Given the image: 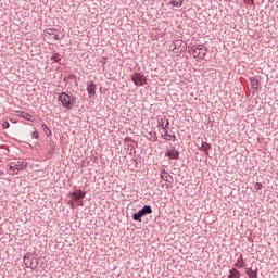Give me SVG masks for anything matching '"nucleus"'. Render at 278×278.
I'll list each match as a JSON object with an SVG mask.
<instances>
[{
	"instance_id": "23",
	"label": "nucleus",
	"mask_w": 278,
	"mask_h": 278,
	"mask_svg": "<svg viewBox=\"0 0 278 278\" xmlns=\"http://www.w3.org/2000/svg\"><path fill=\"white\" fill-rule=\"evenodd\" d=\"M168 129L169 128H163L164 135H162V137L164 138V140H168L167 136L170 135V134H168Z\"/></svg>"
},
{
	"instance_id": "20",
	"label": "nucleus",
	"mask_w": 278,
	"mask_h": 278,
	"mask_svg": "<svg viewBox=\"0 0 278 278\" xmlns=\"http://www.w3.org/2000/svg\"><path fill=\"white\" fill-rule=\"evenodd\" d=\"M41 127L47 136H51V129H49V126H47V124H42Z\"/></svg>"
},
{
	"instance_id": "7",
	"label": "nucleus",
	"mask_w": 278,
	"mask_h": 278,
	"mask_svg": "<svg viewBox=\"0 0 278 278\" xmlns=\"http://www.w3.org/2000/svg\"><path fill=\"white\" fill-rule=\"evenodd\" d=\"M174 51H179L181 53L182 51H186L188 49V45H186L182 40H175L172 45Z\"/></svg>"
},
{
	"instance_id": "22",
	"label": "nucleus",
	"mask_w": 278,
	"mask_h": 278,
	"mask_svg": "<svg viewBox=\"0 0 278 278\" xmlns=\"http://www.w3.org/2000/svg\"><path fill=\"white\" fill-rule=\"evenodd\" d=\"M248 277H250V278H257V271H255L253 269H250L248 271Z\"/></svg>"
},
{
	"instance_id": "21",
	"label": "nucleus",
	"mask_w": 278,
	"mask_h": 278,
	"mask_svg": "<svg viewBox=\"0 0 278 278\" xmlns=\"http://www.w3.org/2000/svg\"><path fill=\"white\" fill-rule=\"evenodd\" d=\"M54 152H55V144H51L49 152L47 154V157H51V155H53Z\"/></svg>"
},
{
	"instance_id": "30",
	"label": "nucleus",
	"mask_w": 278,
	"mask_h": 278,
	"mask_svg": "<svg viewBox=\"0 0 278 278\" xmlns=\"http://www.w3.org/2000/svg\"><path fill=\"white\" fill-rule=\"evenodd\" d=\"M53 40L58 41L60 40V36L58 34L52 35Z\"/></svg>"
},
{
	"instance_id": "15",
	"label": "nucleus",
	"mask_w": 278,
	"mask_h": 278,
	"mask_svg": "<svg viewBox=\"0 0 278 278\" xmlns=\"http://www.w3.org/2000/svg\"><path fill=\"white\" fill-rule=\"evenodd\" d=\"M50 60L56 64H62V56L59 53L53 54Z\"/></svg>"
},
{
	"instance_id": "2",
	"label": "nucleus",
	"mask_w": 278,
	"mask_h": 278,
	"mask_svg": "<svg viewBox=\"0 0 278 278\" xmlns=\"http://www.w3.org/2000/svg\"><path fill=\"white\" fill-rule=\"evenodd\" d=\"M147 214H153V208H151V205H144L137 213H134L132 220H136L137 223H142V216H147Z\"/></svg>"
},
{
	"instance_id": "4",
	"label": "nucleus",
	"mask_w": 278,
	"mask_h": 278,
	"mask_svg": "<svg viewBox=\"0 0 278 278\" xmlns=\"http://www.w3.org/2000/svg\"><path fill=\"white\" fill-rule=\"evenodd\" d=\"M24 264L26 268H30V270H36L38 268V258H36L31 254L24 255Z\"/></svg>"
},
{
	"instance_id": "10",
	"label": "nucleus",
	"mask_w": 278,
	"mask_h": 278,
	"mask_svg": "<svg viewBox=\"0 0 278 278\" xmlns=\"http://www.w3.org/2000/svg\"><path fill=\"white\" fill-rule=\"evenodd\" d=\"M87 92L89 94V98L92 99L94 94H97V85H94L92 81L87 83Z\"/></svg>"
},
{
	"instance_id": "3",
	"label": "nucleus",
	"mask_w": 278,
	"mask_h": 278,
	"mask_svg": "<svg viewBox=\"0 0 278 278\" xmlns=\"http://www.w3.org/2000/svg\"><path fill=\"white\" fill-rule=\"evenodd\" d=\"M59 101H61L65 110H73V101H75V98L71 100V96H68L66 92H61L59 96Z\"/></svg>"
},
{
	"instance_id": "5",
	"label": "nucleus",
	"mask_w": 278,
	"mask_h": 278,
	"mask_svg": "<svg viewBox=\"0 0 278 278\" xmlns=\"http://www.w3.org/2000/svg\"><path fill=\"white\" fill-rule=\"evenodd\" d=\"M131 81L135 84V86H144L147 84V76H144L142 73L135 72L132 74Z\"/></svg>"
},
{
	"instance_id": "17",
	"label": "nucleus",
	"mask_w": 278,
	"mask_h": 278,
	"mask_svg": "<svg viewBox=\"0 0 278 278\" xmlns=\"http://www.w3.org/2000/svg\"><path fill=\"white\" fill-rule=\"evenodd\" d=\"M228 278H240V271L238 269H230Z\"/></svg>"
},
{
	"instance_id": "18",
	"label": "nucleus",
	"mask_w": 278,
	"mask_h": 278,
	"mask_svg": "<svg viewBox=\"0 0 278 278\" xmlns=\"http://www.w3.org/2000/svg\"><path fill=\"white\" fill-rule=\"evenodd\" d=\"M169 3L174 8H181V5H184V0H170Z\"/></svg>"
},
{
	"instance_id": "1",
	"label": "nucleus",
	"mask_w": 278,
	"mask_h": 278,
	"mask_svg": "<svg viewBox=\"0 0 278 278\" xmlns=\"http://www.w3.org/2000/svg\"><path fill=\"white\" fill-rule=\"evenodd\" d=\"M24 168H27V163L25 162L16 161L8 164L9 175H18Z\"/></svg>"
},
{
	"instance_id": "28",
	"label": "nucleus",
	"mask_w": 278,
	"mask_h": 278,
	"mask_svg": "<svg viewBox=\"0 0 278 278\" xmlns=\"http://www.w3.org/2000/svg\"><path fill=\"white\" fill-rule=\"evenodd\" d=\"M31 138L35 140H38V131L37 130L33 131Z\"/></svg>"
},
{
	"instance_id": "9",
	"label": "nucleus",
	"mask_w": 278,
	"mask_h": 278,
	"mask_svg": "<svg viewBox=\"0 0 278 278\" xmlns=\"http://www.w3.org/2000/svg\"><path fill=\"white\" fill-rule=\"evenodd\" d=\"M165 157H169V160H179V151L175 149V147H172L166 151Z\"/></svg>"
},
{
	"instance_id": "29",
	"label": "nucleus",
	"mask_w": 278,
	"mask_h": 278,
	"mask_svg": "<svg viewBox=\"0 0 278 278\" xmlns=\"http://www.w3.org/2000/svg\"><path fill=\"white\" fill-rule=\"evenodd\" d=\"M244 3H247L248 5H254L255 1L254 0H243Z\"/></svg>"
},
{
	"instance_id": "27",
	"label": "nucleus",
	"mask_w": 278,
	"mask_h": 278,
	"mask_svg": "<svg viewBox=\"0 0 278 278\" xmlns=\"http://www.w3.org/2000/svg\"><path fill=\"white\" fill-rule=\"evenodd\" d=\"M53 31H55V29H53V28H48L47 29V34H49V36H54L55 33H53Z\"/></svg>"
},
{
	"instance_id": "34",
	"label": "nucleus",
	"mask_w": 278,
	"mask_h": 278,
	"mask_svg": "<svg viewBox=\"0 0 278 278\" xmlns=\"http://www.w3.org/2000/svg\"><path fill=\"white\" fill-rule=\"evenodd\" d=\"M3 170L0 169V177H3Z\"/></svg>"
},
{
	"instance_id": "31",
	"label": "nucleus",
	"mask_w": 278,
	"mask_h": 278,
	"mask_svg": "<svg viewBox=\"0 0 278 278\" xmlns=\"http://www.w3.org/2000/svg\"><path fill=\"white\" fill-rule=\"evenodd\" d=\"M67 204L71 205L72 210H73V207H75V202H73V200H68Z\"/></svg>"
},
{
	"instance_id": "32",
	"label": "nucleus",
	"mask_w": 278,
	"mask_h": 278,
	"mask_svg": "<svg viewBox=\"0 0 278 278\" xmlns=\"http://www.w3.org/2000/svg\"><path fill=\"white\" fill-rule=\"evenodd\" d=\"M76 203H78V206L84 207V201H83V200H79V201L76 202Z\"/></svg>"
},
{
	"instance_id": "33",
	"label": "nucleus",
	"mask_w": 278,
	"mask_h": 278,
	"mask_svg": "<svg viewBox=\"0 0 278 278\" xmlns=\"http://www.w3.org/2000/svg\"><path fill=\"white\" fill-rule=\"evenodd\" d=\"M153 142H157V134L156 132H154Z\"/></svg>"
},
{
	"instance_id": "12",
	"label": "nucleus",
	"mask_w": 278,
	"mask_h": 278,
	"mask_svg": "<svg viewBox=\"0 0 278 278\" xmlns=\"http://www.w3.org/2000/svg\"><path fill=\"white\" fill-rule=\"evenodd\" d=\"M17 116L20 118H24V121H29L30 123H34V116L25 111L17 112Z\"/></svg>"
},
{
	"instance_id": "11",
	"label": "nucleus",
	"mask_w": 278,
	"mask_h": 278,
	"mask_svg": "<svg viewBox=\"0 0 278 278\" xmlns=\"http://www.w3.org/2000/svg\"><path fill=\"white\" fill-rule=\"evenodd\" d=\"M168 125H170V123L168 122L166 116L157 117V127H160L161 129H168Z\"/></svg>"
},
{
	"instance_id": "24",
	"label": "nucleus",
	"mask_w": 278,
	"mask_h": 278,
	"mask_svg": "<svg viewBox=\"0 0 278 278\" xmlns=\"http://www.w3.org/2000/svg\"><path fill=\"white\" fill-rule=\"evenodd\" d=\"M165 140H168V141L172 140V142H175V140H177V136H175V135H168V136H167V139H165Z\"/></svg>"
},
{
	"instance_id": "26",
	"label": "nucleus",
	"mask_w": 278,
	"mask_h": 278,
	"mask_svg": "<svg viewBox=\"0 0 278 278\" xmlns=\"http://www.w3.org/2000/svg\"><path fill=\"white\" fill-rule=\"evenodd\" d=\"M3 129H10V122L5 121L2 123Z\"/></svg>"
},
{
	"instance_id": "13",
	"label": "nucleus",
	"mask_w": 278,
	"mask_h": 278,
	"mask_svg": "<svg viewBox=\"0 0 278 278\" xmlns=\"http://www.w3.org/2000/svg\"><path fill=\"white\" fill-rule=\"evenodd\" d=\"M250 81V86L252 88V90H258L260 89V79H257L256 77L251 76L249 78Z\"/></svg>"
},
{
	"instance_id": "16",
	"label": "nucleus",
	"mask_w": 278,
	"mask_h": 278,
	"mask_svg": "<svg viewBox=\"0 0 278 278\" xmlns=\"http://www.w3.org/2000/svg\"><path fill=\"white\" fill-rule=\"evenodd\" d=\"M168 178H170V174H168L166 169H161V179L163 181H168Z\"/></svg>"
},
{
	"instance_id": "6",
	"label": "nucleus",
	"mask_w": 278,
	"mask_h": 278,
	"mask_svg": "<svg viewBox=\"0 0 278 278\" xmlns=\"http://www.w3.org/2000/svg\"><path fill=\"white\" fill-rule=\"evenodd\" d=\"M193 58H200V60H203L205 55H207V48L205 46H198L197 49L192 50Z\"/></svg>"
},
{
	"instance_id": "19",
	"label": "nucleus",
	"mask_w": 278,
	"mask_h": 278,
	"mask_svg": "<svg viewBox=\"0 0 278 278\" xmlns=\"http://www.w3.org/2000/svg\"><path fill=\"white\" fill-rule=\"evenodd\" d=\"M237 268H244V258H242V255L237 260V263L235 264Z\"/></svg>"
},
{
	"instance_id": "14",
	"label": "nucleus",
	"mask_w": 278,
	"mask_h": 278,
	"mask_svg": "<svg viewBox=\"0 0 278 278\" xmlns=\"http://www.w3.org/2000/svg\"><path fill=\"white\" fill-rule=\"evenodd\" d=\"M200 151H203L205 155H210V151H212V144L207 142H202Z\"/></svg>"
},
{
	"instance_id": "8",
	"label": "nucleus",
	"mask_w": 278,
	"mask_h": 278,
	"mask_svg": "<svg viewBox=\"0 0 278 278\" xmlns=\"http://www.w3.org/2000/svg\"><path fill=\"white\" fill-rule=\"evenodd\" d=\"M70 197L76 202L86 199V191H81L80 189L75 190L74 192L70 193Z\"/></svg>"
},
{
	"instance_id": "25",
	"label": "nucleus",
	"mask_w": 278,
	"mask_h": 278,
	"mask_svg": "<svg viewBox=\"0 0 278 278\" xmlns=\"http://www.w3.org/2000/svg\"><path fill=\"white\" fill-rule=\"evenodd\" d=\"M254 188H255V190H262V188H264V185H262V182H256L254 185Z\"/></svg>"
}]
</instances>
